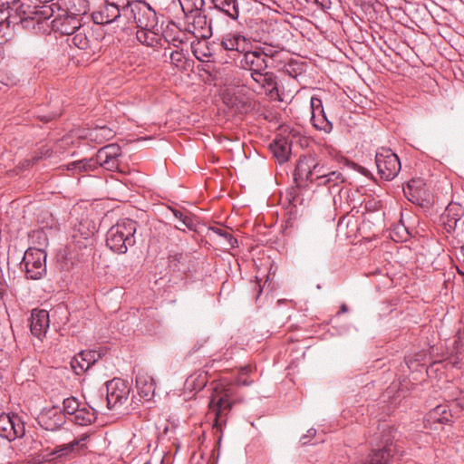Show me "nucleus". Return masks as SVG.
I'll list each match as a JSON object with an SVG mask.
<instances>
[{
  "label": "nucleus",
  "mask_w": 464,
  "mask_h": 464,
  "mask_svg": "<svg viewBox=\"0 0 464 464\" xmlns=\"http://www.w3.org/2000/svg\"><path fill=\"white\" fill-rule=\"evenodd\" d=\"M17 24L24 29L34 34H48L58 32L63 35H72L80 29V21L72 15H59L53 20V8L52 5H25L22 4L16 9Z\"/></svg>",
  "instance_id": "obj_1"
},
{
  "label": "nucleus",
  "mask_w": 464,
  "mask_h": 464,
  "mask_svg": "<svg viewBox=\"0 0 464 464\" xmlns=\"http://www.w3.org/2000/svg\"><path fill=\"white\" fill-rule=\"evenodd\" d=\"M106 3H110L120 9H122L125 11V9H130V7L133 5L132 3H130L129 0H106Z\"/></svg>",
  "instance_id": "obj_40"
},
{
  "label": "nucleus",
  "mask_w": 464,
  "mask_h": 464,
  "mask_svg": "<svg viewBox=\"0 0 464 464\" xmlns=\"http://www.w3.org/2000/svg\"><path fill=\"white\" fill-rule=\"evenodd\" d=\"M242 0H211L213 8L232 21H237L240 15Z\"/></svg>",
  "instance_id": "obj_22"
},
{
  "label": "nucleus",
  "mask_w": 464,
  "mask_h": 464,
  "mask_svg": "<svg viewBox=\"0 0 464 464\" xmlns=\"http://www.w3.org/2000/svg\"><path fill=\"white\" fill-rule=\"evenodd\" d=\"M311 105V122L313 126L325 133H330L333 130V123L327 119L322 100L317 96H312L310 100Z\"/></svg>",
  "instance_id": "obj_18"
},
{
  "label": "nucleus",
  "mask_w": 464,
  "mask_h": 464,
  "mask_svg": "<svg viewBox=\"0 0 464 464\" xmlns=\"http://www.w3.org/2000/svg\"><path fill=\"white\" fill-rule=\"evenodd\" d=\"M89 436L82 434L80 438L72 441L56 446L53 450H45L43 454V459L45 461L62 462L74 458L77 453L84 447Z\"/></svg>",
  "instance_id": "obj_9"
},
{
  "label": "nucleus",
  "mask_w": 464,
  "mask_h": 464,
  "mask_svg": "<svg viewBox=\"0 0 464 464\" xmlns=\"http://www.w3.org/2000/svg\"><path fill=\"white\" fill-rule=\"evenodd\" d=\"M426 420L428 422H440L447 423L450 421V415L447 412V406L438 405L433 408L426 415Z\"/></svg>",
  "instance_id": "obj_30"
},
{
  "label": "nucleus",
  "mask_w": 464,
  "mask_h": 464,
  "mask_svg": "<svg viewBox=\"0 0 464 464\" xmlns=\"http://www.w3.org/2000/svg\"><path fill=\"white\" fill-rule=\"evenodd\" d=\"M30 330L34 336L42 340L49 328V313L44 309H34L31 314Z\"/></svg>",
  "instance_id": "obj_20"
},
{
  "label": "nucleus",
  "mask_w": 464,
  "mask_h": 464,
  "mask_svg": "<svg viewBox=\"0 0 464 464\" xmlns=\"http://www.w3.org/2000/svg\"><path fill=\"white\" fill-rule=\"evenodd\" d=\"M314 2L322 9H330L332 5L331 0H314Z\"/></svg>",
  "instance_id": "obj_43"
},
{
  "label": "nucleus",
  "mask_w": 464,
  "mask_h": 464,
  "mask_svg": "<svg viewBox=\"0 0 464 464\" xmlns=\"http://www.w3.org/2000/svg\"><path fill=\"white\" fill-rule=\"evenodd\" d=\"M181 9L187 16L205 11V0H179Z\"/></svg>",
  "instance_id": "obj_31"
},
{
  "label": "nucleus",
  "mask_w": 464,
  "mask_h": 464,
  "mask_svg": "<svg viewBox=\"0 0 464 464\" xmlns=\"http://www.w3.org/2000/svg\"><path fill=\"white\" fill-rule=\"evenodd\" d=\"M170 59L172 63L176 64V66H179V63L182 61L181 53L179 52H173L170 54Z\"/></svg>",
  "instance_id": "obj_46"
},
{
  "label": "nucleus",
  "mask_w": 464,
  "mask_h": 464,
  "mask_svg": "<svg viewBox=\"0 0 464 464\" xmlns=\"http://www.w3.org/2000/svg\"><path fill=\"white\" fill-rule=\"evenodd\" d=\"M176 228H177V229H179V230L185 231V230H184L182 227H176Z\"/></svg>",
  "instance_id": "obj_52"
},
{
  "label": "nucleus",
  "mask_w": 464,
  "mask_h": 464,
  "mask_svg": "<svg viewBox=\"0 0 464 464\" xmlns=\"http://www.w3.org/2000/svg\"><path fill=\"white\" fill-rule=\"evenodd\" d=\"M171 211L176 218H178L184 227H186L188 230L196 231L197 230V224L194 221L193 218L185 215L183 212H181L179 209L171 208Z\"/></svg>",
  "instance_id": "obj_35"
},
{
  "label": "nucleus",
  "mask_w": 464,
  "mask_h": 464,
  "mask_svg": "<svg viewBox=\"0 0 464 464\" xmlns=\"http://www.w3.org/2000/svg\"><path fill=\"white\" fill-rule=\"evenodd\" d=\"M455 344H456V346L458 347V345H459V342H458V341H455Z\"/></svg>",
  "instance_id": "obj_53"
},
{
  "label": "nucleus",
  "mask_w": 464,
  "mask_h": 464,
  "mask_svg": "<svg viewBox=\"0 0 464 464\" xmlns=\"http://www.w3.org/2000/svg\"><path fill=\"white\" fill-rule=\"evenodd\" d=\"M252 79L266 92L272 94L274 92H278L276 76L272 72H260L252 76Z\"/></svg>",
  "instance_id": "obj_27"
},
{
  "label": "nucleus",
  "mask_w": 464,
  "mask_h": 464,
  "mask_svg": "<svg viewBox=\"0 0 464 464\" xmlns=\"http://www.w3.org/2000/svg\"><path fill=\"white\" fill-rule=\"evenodd\" d=\"M100 358L101 354L96 351H82L72 358L70 365L76 375H81Z\"/></svg>",
  "instance_id": "obj_19"
},
{
  "label": "nucleus",
  "mask_w": 464,
  "mask_h": 464,
  "mask_svg": "<svg viewBox=\"0 0 464 464\" xmlns=\"http://www.w3.org/2000/svg\"><path fill=\"white\" fill-rule=\"evenodd\" d=\"M121 156V148L116 143L103 146L96 154L99 166L110 171L119 169Z\"/></svg>",
  "instance_id": "obj_15"
},
{
  "label": "nucleus",
  "mask_w": 464,
  "mask_h": 464,
  "mask_svg": "<svg viewBox=\"0 0 464 464\" xmlns=\"http://www.w3.org/2000/svg\"><path fill=\"white\" fill-rule=\"evenodd\" d=\"M320 183H318L317 187L320 186H326L329 188V192L334 193L335 191H333V189L339 185L343 184L345 180V178L342 174V172L338 170H328L324 178L320 179Z\"/></svg>",
  "instance_id": "obj_29"
},
{
  "label": "nucleus",
  "mask_w": 464,
  "mask_h": 464,
  "mask_svg": "<svg viewBox=\"0 0 464 464\" xmlns=\"http://www.w3.org/2000/svg\"><path fill=\"white\" fill-rule=\"evenodd\" d=\"M464 216V208L457 203L450 202L445 208L443 217L445 218V227L448 232L455 230L457 223Z\"/></svg>",
  "instance_id": "obj_23"
},
{
  "label": "nucleus",
  "mask_w": 464,
  "mask_h": 464,
  "mask_svg": "<svg viewBox=\"0 0 464 464\" xmlns=\"http://www.w3.org/2000/svg\"><path fill=\"white\" fill-rule=\"evenodd\" d=\"M375 163L380 177L384 180L393 179L400 172L401 165L397 154L391 149L382 147L375 155Z\"/></svg>",
  "instance_id": "obj_8"
},
{
  "label": "nucleus",
  "mask_w": 464,
  "mask_h": 464,
  "mask_svg": "<svg viewBox=\"0 0 464 464\" xmlns=\"http://www.w3.org/2000/svg\"><path fill=\"white\" fill-rule=\"evenodd\" d=\"M130 10V15L126 17V24L133 21L137 27L140 29L137 37L140 42H143L142 37H146V32H150L157 25L156 14L146 4H133Z\"/></svg>",
  "instance_id": "obj_6"
},
{
  "label": "nucleus",
  "mask_w": 464,
  "mask_h": 464,
  "mask_svg": "<svg viewBox=\"0 0 464 464\" xmlns=\"http://www.w3.org/2000/svg\"><path fill=\"white\" fill-rule=\"evenodd\" d=\"M51 153L49 150H46L44 152H41L40 155H36L32 159V165H34L38 160L42 159H47L50 157Z\"/></svg>",
  "instance_id": "obj_45"
},
{
  "label": "nucleus",
  "mask_w": 464,
  "mask_h": 464,
  "mask_svg": "<svg viewBox=\"0 0 464 464\" xmlns=\"http://www.w3.org/2000/svg\"><path fill=\"white\" fill-rule=\"evenodd\" d=\"M381 444L382 447L378 450H372L365 460L357 464H389L392 457L397 451V448L393 445V440L397 431L394 428L388 424H382Z\"/></svg>",
  "instance_id": "obj_5"
},
{
  "label": "nucleus",
  "mask_w": 464,
  "mask_h": 464,
  "mask_svg": "<svg viewBox=\"0 0 464 464\" xmlns=\"http://www.w3.org/2000/svg\"><path fill=\"white\" fill-rule=\"evenodd\" d=\"M78 2L84 3V0H77Z\"/></svg>",
  "instance_id": "obj_54"
},
{
  "label": "nucleus",
  "mask_w": 464,
  "mask_h": 464,
  "mask_svg": "<svg viewBox=\"0 0 464 464\" xmlns=\"http://www.w3.org/2000/svg\"><path fill=\"white\" fill-rule=\"evenodd\" d=\"M17 2H19V0H0V6L11 9L14 8Z\"/></svg>",
  "instance_id": "obj_44"
},
{
  "label": "nucleus",
  "mask_w": 464,
  "mask_h": 464,
  "mask_svg": "<svg viewBox=\"0 0 464 464\" xmlns=\"http://www.w3.org/2000/svg\"><path fill=\"white\" fill-rule=\"evenodd\" d=\"M329 169L326 161L318 156L304 155L297 161L294 179L298 186H302L303 182H308L317 187Z\"/></svg>",
  "instance_id": "obj_4"
},
{
  "label": "nucleus",
  "mask_w": 464,
  "mask_h": 464,
  "mask_svg": "<svg viewBox=\"0 0 464 464\" xmlns=\"http://www.w3.org/2000/svg\"><path fill=\"white\" fill-rule=\"evenodd\" d=\"M188 33L193 34L197 38L207 39L212 36L211 21L208 19L206 11L186 16Z\"/></svg>",
  "instance_id": "obj_14"
},
{
  "label": "nucleus",
  "mask_w": 464,
  "mask_h": 464,
  "mask_svg": "<svg viewBox=\"0 0 464 464\" xmlns=\"http://www.w3.org/2000/svg\"><path fill=\"white\" fill-rule=\"evenodd\" d=\"M254 41L263 44L265 46L256 47V50H263L266 53H272L273 57L276 52L272 51V47H274V43L272 37L268 34H264L260 36H256Z\"/></svg>",
  "instance_id": "obj_37"
},
{
  "label": "nucleus",
  "mask_w": 464,
  "mask_h": 464,
  "mask_svg": "<svg viewBox=\"0 0 464 464\" xmlns=\"http://www.w3.org/2000/svg\"><path fill=\"white\" fill-rule=\"evenodd\" d=\"M24 425L17 414H0V436L9 441L24 436Z\"/></svg>",
  "instance_id": "obj_13"
},
{
  "label": "nucleus",
  "mask_w": 464,
  "mask_h": 464,
  "mask_svg": "<svg viewBox=\"0 0 464 464\" xmlns=\"http://www.w3.org/2000/svg\"><path fill=\"white\" fill-rule=\"evenodd\" d=\"M37 422L44 430L53 431L59 430L66 422V417L59 406L53 405L42 410Z\"/></svg>",
  "instance_id": "obj_16"
},
{
  "label": "nucleus",
  "mask_w": 464,
  "mask_h": 464,
  "mask_svg": "<svg viewBox=\"0 0 464 464\" xmlns=\"http://www.w3.org/2000/svg\"><path fill=\"white\" fill-rule=\"evenodd\" d=\"M20 79L17 73L10 68L0 70V82L5 86L13 87L18 84Z\"/></svg>",
  "instance_id": "obj_33"
},
{
  "label": "nucleus",
  "mask_w": 464,
  "mask_h": 464,
  "mask_svg": "<svg viewBox=\"0 0 464 464\" xmlns=\"http://www.w3.org/2000/svg\"><path fill=\"white\" fill-rule=\"evenodd\" d=\"M114 131L111 128L103 125L96 126L94 128L87 130L83 137L89 140L90 141L101 144L112 139L114 137Z\"/></svg>",
  "instance_id": "obj_26"
},
{
  "label": "nucleus",
  "mask_w": 464,
  "mask_h": 464,
  "mask_svg": "<svg viewBox=\"0 0 464 464\" xmlns=\"http://www.w3.org/2000/svg\"><path fill=\"white\" fill-rule=\"evenodd\" d=\"M459 274L464 277V272L459 270Z\"/></svg>",
  "instance_id": "obj_51"
},
{
  "label": "nucleus",
  "mask_w": 464,
  "mask_h": 464,
  "mask_svg": "<svg viewBox=\"0 0 464 464\" xmlns=\"http://www.w3.org/2000/svg\"><path fill=\"white\" fill-rule=\"evenodd\" d=\"M294 193H295V191H290V192H288V196L290 197L289 198L290 202L293 203V204H295L296 198L293 195Z\"/></svg>",
  "instance_id": "obj_49"
},
{
  "label": "nucleus",
  "mask_w": 464,
  "mask_h": 464,
  "mask_svg": "<svg viewBox=\"0 0 464 464\" xmlns=\"http://www.w3.org/2000/svg\"><path fill=\"white\" fill-rule=\"evenodd\" d=\"M131 10L120 9L119 7L105 3L101 5L97 10L92 12V21L96 24H109L112 23H121L123 25H126V17L130 15Z\"/></svg>",
  "instance_id": "obj_11"
},
{
  "label": "nucleus",
  "mask_w": 464,
  "mask_h": 464,
  "mask_svg": "<svg viewBox=\"0 0 464 464\" xmlns=\"http://www.w3.org/2000/svg\"><path fill=\"white\" fill-rule=\"evenodd\" d=\"M168 259L169 267L180 275H187L193 268L192 256L189 253H171Z\"/></svg>",
  "instance_id": "obj_21"
},
{
  "label": "nucleus",
  "mask_w": 464,
  "mask_h": 464,
  "mask_svg": "<svg viewBox=\"0 0 464 464\" xmlns=\"http://www.w3.org/2000/svg\"><path fill=\"white\" fill-rule=\"evenodd\" d=\"M69 420L79 426H88L96 420V412L93 408L82 402Z\"/></svg>",
  "instance_id": "obj_24"
},
{
  "label": "nucleus",
  "mask_w": 464,
  "mask_h": 464,
  "mask_svg": "<svg viewBox=\"0 0 464 464\" xmlns=\"http://www.w3.org/2000/svg\"><path fill=\"white\" fill-rule=\"evenodd\" d=\"M348 311V307L346 304H342L341 307H340V312L341 313H346Z\"/></svg>",
  "instance_id": "obj_50"
},
{
  "label": "nucleus",
  "mask_w": 464,
  "mask_h": 464,
  "mask_svg": "<svg viewBox=\"0 0 464 464\" xmlns=\"http://www.w3.org/2000/svg\"><path fill=\"white\" fill-rule=\"evenodd\" d=\"M220 45L225 50L233 53V59L236 57L239 59L246 48L251 46V41L239 32H230L222 36Z\"/></svg>",
  "instance_id": "obj_17"
},
{
  "label": "nucleus",
  "mask_w": 464,
  "mask_h": 464,
  "mask_svg": "<svg viewBox=\"0 0 464 464\" xmlns=\"http://www.w3.org/2000/svg\"><path fill=\"white\" fill-rule=\"evenodd\" d=\"M462 359V353L460 352H456L454 355H451L447 362V364H451L452 367L460 368V361Z\"/></svg>",
  "instance_id": "obj_41"
},
{
  "label": "nucleus",
  "mask_w": 464,
  "mask_h": 464,
  "mask_svg": "<svg viewBox=\"0 0 464 464\" xmlns=\"http://www.w3.org/2000/svg\"><path fill=\"white\" fill-rule=\"evenodd\" d=\"M138 223L130 218H121L106 234V246L114 253L125 254L136 243Z\"/></svg>",
  "instance_id": "obj_3"
},
{
  "label": "nucleus",
  "mask_w": 464,
  "mask_h": 464,
  "mask_svg": "<svg viewBox=\"0 0 464 464\" xmlns=\"http://www.w3.org/2000/svg\"><path fill=\"white\" fill-rule=\"evenodd\" d=\"M270 150L279 163L286 162L291 154V144L285 139H278L270 144Z\"/></svg>",
  "instance_id": "obj_28"
},
{
  "label": "nucleus",
  "mask_w": 464,
  "mask_h": 464,
  "mask_svg": "<svg viewBox=\"0 0 464 464\" xmlns=\"http://www.w3.org/2000/svg\"><path fill=\"white\" fill-rule=\"evenodd\" d=\"M212 231L224 237L230 247L235 248L238 246L237 239L234 237L229 232L218 227H213Z\"/></svg>",
  "instance_id": "obj_39"
},
{
  "label": "nucleus",
  "mask_w": 464,
  "mask_h": 464,
  "mask_svg": "<svg viewBox=\"0 0 464 464\" xmlns=\"http://www.w3.org/2000/svg\"><path fill=\"white\" fill-rule=\"evenodd\" d=\"M82 402L80 401L76 397L74 396H69L63 400V408L62 412L64 413V417L67 415L71 418L72 416L76 410H78L79 407H81V404Z\"/></svg>",
  "instance_id": "obj_34"
},
{
  "label": "nucleus",
  "mask_w": 464,
  "mask_h": 464,
  "mask_svg": "<svg viewBox=\"0 0 464 464\" xmlns=\"http://www.w3.org/2000/svg\"><path fill=\"white\" fill-rule=\"evenodd\" d=\"M46 256L41 248L29 247L24 252L21 265L27 279L39 280L46 275Z\"/></svg>",
  "instance_id": "obj_7"
},
{
  "label": "nucleus",
  "mask_w": 464,
  "mask_h": 464,
  "mask_svg": "<svg viewBox=\"0 0 464 464\" xmlns=\"http://www.w3.org/2000/svg\"><path fill=\"white\" fill-rule=\"evenodd\" d=\"M250 372L251 367L245 366L242 368L236 384H222L215 389L209 401L210 411L208 413V418L213 420V429L221 431L222 425L226 423V420H223V417L232 409L234 402L237 401V386H248L253 382L252 381L243 379V376Z\"/></svg>",
  "instance_id": "obj_2"
},
{
  "label": "nucleus",
  "mask_w": 464,
  "mask_h": 464,
  "mask_svg": "<svg viewBox=\"0 0 464 464\" xmlns=\"http://www.w3.org/2000/svg\"><path fill=\"white\" fill-rule=\"evenodd\" d=\"M67 169L73 172H81L80 166L77 164V161L71 162L67 165Z\"/></svg>",
  "instance_id": "obj_47"
},
{
  "label": "nucleus",
  "mask_w": 464,
  "mask_h": 464,
  "mask_svg": "<svg viewBox=\"0 0 464 464\" xmlns=\"http://www.w3.org/2000/svg\"><path fill=\"white\" fill-rule=\"evenodd\" d=\"M129 394L130 387L126 381L113 378L106 382V400L109 409L122 405L127 401Z\"/></svg>",
  "instance_id": "obj_12"
},
{
  "label": "nucleus",
  "mask_w": 464,
  "mask_h": 464,
  "mask_svg": "<svg viewBox=\"0 0 464 464\" xmlns=\"http://www.w3.org/2000/svg\"><path fill=\"white\" fill-rule=\"evenodd\" d=\"M91 40L86 35L84 28L81 25L80 29H77L72 37V44L81 50H87L91 44Z\"/></svg>",
  "instance_id": "obj_32"
},
{
  "label": "nucleus",
  "mask_w": 464,
  "mask_h": 464,
  "mask_svg": "<svg viewBox=\"0 0 464 464\" xmlns=\"http://www.w3.org/2000/svg\"><path fill=\"white\" fill-rule=\"evenodd\" d=\"M272 53L263 50L246 48L239 58V67L251 72V77L260 72H265L268 66L267 58H272Z\"/></svg>",
  "instance_id": "obj_10"
},
{
  "label": "nucleus",
  "mask_w": 464,
  "mask_h": 464,
  "mask_svg": "<svg viewBox=\"0 0 464 464\" xmlns=\"http://www.w3.org/2000/svg\"><path fill=\"white\" fill-rule=\"evenodd\" d=\"M77 164L80 166L81 172L94 170L99 166L97 157H95V159L91 158V159H83L81 160H77Z\"/></svg>",
  "instance_id": "obj_38"
},
{
  "label": "nucleus",
  "mask_w": 464,
  "mask_h": 464,
  "mask_svg": "<svg viewBox=\"0 0 464 464\" xmlns=\"http://www.w3.org/2000/svg\"><path fill=\"white\" fill-rule=\"evenodd\" d=\"M136 387L140 397L150 400L155 392V382L151 376L146 373H138L136 376Z\"/></svg>",
  "instance_id": "obj_25"
},
{
  "label": "nucleus",
  "mask_w": 464,
  "mask_h": 464,
  "mask_svg": "<svg viewBox=\"0 0 464 464\" xmlns=\"http://www.w3.org/2000/svg\"><path fill=\"white\" fill-rule=\"evenodd\" d=\"M58 114L57 113H52L50 115H44L41 118L42 121H50L51 120H53V118H55Z\"/></svg>",
  "instance_id": "obj_48"
},
{
  "label": "nucleus",
  "mask_w": 464,
  "mask_h": 464,
  "mask_svg": "<svg viewBox=\"0 0 464 464\" xmlns=\"http://www.w3.org/2000/svg\"><path fill=\"white\" fill-rule=\"evenodd\" d=\"M315 434H316V430H314V429H313V428H312V429H309V430H307V433H306V434H304V435H303V436L301 437V439H300V442H301V444H302V445H306V444H308V443H309V440H310L311 438H314V437L315 436Z\"/></svg>",
  "instance_id": "obj_42"
},
{
  "label": "nucleus",
  "mask_w": 464,
  "mask_h": 464,
  "mask_svg": "<svg viewBox=\"0 0 464 464\" xmlns=\"http://www.w3.org/2000/svg\"><path fill=\"white\" fill-rule=\"evenodd\" d=\"M206 383H207L206 374H203V373L192 374L186 381V385L188 387H192L193 389L198 390V391L202 390L205 387Z\"/></svg>",
  "instance_id": "obj_36"
}]
</instances>
